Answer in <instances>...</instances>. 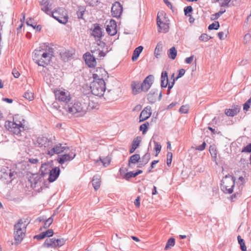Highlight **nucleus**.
Instances as JSON below:
<instances>
[{"instance_id": "5fc2aeb1", "label": "nucleus", "mask_w": 251, "mask_h": 251, "mask_svg": "<svg viewBox=\"0 0 251 251\" xmlns=\"http://www.w3.org/2000/svg\"><path fill=\"white\" fill-rule=\"evenodd\" d=\"M185 73V71L183 69H181L178 71V74L177 77L175 78L176 80L178 79L179 78L182 77Z\"/></svg>"}, {"instance_id": "4468645a", "label": "nucleus", "mask_w": 251, "mask_h": 251, "mask_svg": "<svg viewBox=\"0 0 251 251\" xmlns=\"http://www.w3.org/2000/svg\"><path fill=\"white\" fill-rule=\"evenodd\" d=\"M106 30L107 33L113 36L117 33V25L115 21L111 20L107 24Z\"/></svg>"}, {"instance_id": "e433bc0d", "label": "nucleus", "mask_w": 251, "mask_h": 251, "mask_svg": "<svg viewBox=\"0 0 251 251\" xmlns=\"http://www.w3.org/2000/svg\"><path fill=\"white\" fill-rule=\"evenodd\" d=\"M100 160L102 163L103 166L106 167L108 166L110 163V158L108 156H106L105 158H102L101 157H100Z\"/></svg>"}, {"instance_id": "0e129e2a", "label": "nucleus", "mask_w": 251, "mask_h": 251, "mask_svg": "<svg viewBox=\"0 0 251 251\" xmlns=\"http://www.w3.org/2000/svg\"><path fill=\"white\" fill-rule=\"evenodd\" d=\"M134 204L135 206H136L137 207H139L140 205V197H138L136 200L134 201Z\"/></svg>"}, {"instance_id": "de8ad7c7", "label": "nucleus", "mask_w": 251, "mask_h": 251, "mask_svg": "<svg viewBox=\"0 0 251 251\" xmlns=\"http://www.w3.org/2000/svg\"><path fill=\"white\" fill-rule=\"evenodd\" d=\"M224 12H225V11H220L219 12H217L214 14L212 15L211 18V20H214L218 19L219 18V17L224 13Z\"/></svg>"}, {"instance_id": "ddd939ff", "label": "nucleus", "mask_w": 251, "mask_h": 251, "mask_svg": "<svg viewBox=\"0 0 251 251\" xmlns=\"http://www.w3.org/2000/svg\"><path fill=\"white\" fill-rule=\"evenodd\" d=\"M75 155V153L71 152L67 154L58 155L57 160L59 164H63L67 161L73 160Z\"/></svg>"}, {"instance_id": "2f4dec72", "label": "nucleus", "mask_w": 251, "mask_h": 251, "mask_svg": "<svg viewBox=\"0 0 251 251\" xmlns=\"http://www.w3.org/2000/svg\"><path fill=\"white\" fill-rule=\"evenodd\" d=\"M158 93L157 91L150 92L148 96V100L150 103H154L155 102Z\"/></svg>"}, {"instance_id": "f8f14e48", "label": "nucleus", "mask_w": 251, "mask_h": 251, "mask_svg": "<svg viewBox=\"0 0 251 251\" xmlns=\"http://www.w3.org/2000/svg\"><path fill=\"white\" fill-rule=\"evenodd\" d=\"M154 80L153 75H149L147 76L142 83V91L147 92L151 86Z\"/></svg>"}, {"instance_id": "6e6552de", "label": "nucleus", "mask_w": 251, "mask_h": 251, "mask_svg": "<svg viewBox=\"0 0 251 251\" xmlns=\"http://www.w3.org/2000/svg\"><path fill=\"white\" fill-rule=\"evenodd\" d=\"M17 116H15L13 118L14 122H9L5 125L9 131L16 135H19L21 133V129H24V125L22 122L17 120Z\"/></svg>"}, {"instance_id": "8fccbe9b", "label": "nucleus", "mask_w": 251, "mask_h": 251, "mask_svg": "<svg viewBox=\"0 0 251 251\" xmlns=\"http://www.w3.org/2000/svg\"><path fill=\"white\" fill-rule=\"evenodd\" d=\"M43 234L45 235V237H51L53 234V231L52 229H49L45 232H43Z\"/></svg>"}, {"instance_id": "473e14b6", "label": "nucleus", "mask_w": 251, "mask_h": 251, "mask_svg": "<svg viewBox=\"0 0 251 251\" xmlns=\"http://www.w3.org/2000/svg\"><path fill=\"white\" fill-rule=\"evenodd\" d=\"M177 54V51L174 47H172L168 51V57L172 59H175Z\"/></svg>"}, {"instance_id": "6ab92c4d", "label": "nucleus", "mask_w": 251, "mask_h": 251, "mask_svg": "<svg viewBox=\"0 0 251 251\" xmlns=\"http://www.w3.org/2000/svg\"><path fill=\"white\" fill-rule=\"evenodd\" d=\"M60 174V169L58 167L52 169L50 171L48 180L50 182H52L55 181L58 177Z\"/></svg>"}, {"instance_id": "393cba45", "label": "nucleus", "mask_w": 251, "mask_h": 251, "mask_svg": "<svg viewBox=\"0 0 251 251\" xmlns=\"http://www.w3.org/2000/svg\"><path fill=\"white\" fill-rule=\"evenodd\" d=\"M168 84V73L166 71H163L161 75V86L162 88H166Z\"/></svg>"}, {"instance_id": "a18cd8bd", "label": "nucleus", "mask_w": 251, "mask_h": 251, "mask_svg": "<svg viewBox=\"0 0 251 251\" xmlns=\"http://www.w3.org/2000/svg\"><path fill=\"white\" fill-rule=\"evenodd\" d=\"M167 164L168 166H170L171 164L172 158H173V154L171 152H168L167 154Z\"/></svg>"}, {"instance_id": "412c9836", "label": "nucleus", "mask_w": 251, "mask_h": 251, "mask_svg": "<svg viewBox=\"0 0 251 251\" xmlns=\"http://www.w3.org/2000/svg\"><path fill=\"white\" fill-rule=\"evenodd\" d=\"M132 92L133 95H137L142 91V84L140 82L132 81L131 84Z\"/></svg>"}, {"instance_id": "3c124183", "label": "nucleus", "mask_w": 251, "mask_h": 251, "mask_svg": "<svg viewBox=\"0 0 251 251\" xmlns=\"http://www.w3.org/2000/svg\"><path fill=\"white\" fill-rule=\"evenodd\" d=\"M242 152H251V143L244 147L242 149Z\"/></svg>"}, {"instance_id": "a211bd4d", "label": "nucleus", "mask_w": 251, "mask_h": 251, "mask_svg": "<svg viewBox=\"0 0 251 251\" xmlns=\"http://www.w3.org/2000/svg\"><path fill=\"white\" fill-rule=\"evenodd\" d=\"M151 107L149 106L146 107L141 112L140 122H143L148 119L151 116Z\"/></svg>"}, {"instance_id": "13d9d810", "label": "nucleus", "mask_w": 251, "mask_h": 251, "mask_svg": "<svg viewBox=\"0 0 251 251\" xmlns=\"http://www.w3.org/2000/svg\"><path fill=\"white\" fill-rule=\"evenodd\" d=\"M44 238H45V235H44V234H43V232H42L41 233H40L39 235H35L34 237V239H37L38 240H41V239H44Z\"/></svg>"}, {"instance_id": "052dcab7", "label": "nucleus", "mask_w": 251, "mask_h": 251, "mask_svg": "<svg viewBox=\"0 0 251 251\" xmlns=\"http://www.w3.org/2000/svg\"><path fill=\"white\" fill-rule=\"evenodd\" d=\"M194 55H192L189 57H187L185 59V62L187 64H190L192 62L194 59Z\"/></svg>"}, {"instance_id": "49530a36", "label": "nucleus", "mask_w": 251, "mask_h": 251, "mask_svg": "<svg viewBox=\"0 0 251 251\" xmlns=\"http://www.w3.org/2000/svg\"><path fill=\"white\" fill-rule=\"evenodd\" d=\"M211 38V37H209V36L207 34H202L199 37V39L206 42L209 40V39Z\"/></svg>"}, {"instance_id": "cd10ccee", "label": "nucleus", "mask_w": 251, "mask_h": 251, "mask_svg": "<svg viewBox=\"0 0 251 251\" xmlns=\"http://www.w3.org/2000/svg\"><path fill=\"white\" fill-rule=\"evenodd\" d=\"M92 35L95 38H100L102 36V31L101 28L98 26H95L91 32Z\"/></svg>"}, {"instance_id": "b1692460", "label": "nucleus", "mask_w": 251, "mask_h": 251, "mask_svg": "<svg viewBox=\"0 0 251 251\" xmlns=\"http://www.w3.org/2000/svg\"><path fill=\"white\" fill-rule=\"evenodd\" d=\"M240 111V108L236 105L231 109H226L225 110V114L228 116L233 117L237 115Z\"/></svg>"}, {"instance_id": "423d86ee", "label": "nucleus", "mask_w": 251, "mask_h": 251, "mask_svg": "<svg viewBox=\"0 0 251 251\" xmlns=\"http://www.w3.org/2000/svg\"><path fill=\"white\" fill-rule=\"evenodd\" d=\"M55 99L66 105L71 101L72 98L70 92L64 89H55L53 90Z\"/></svg>"}, {"instance_id": "774afa93", "label": "nucleus", "mask_w": 251, "mask_h": 251, "mask_svg": "<svg viewBox=\"0 0 251 251\" xmlns=\"http://www.w3.org/2000/svg\"><path fill=\"white\" fill-rule=\"evenodd\" d=\"M224 33L223 32H219L218 33V36L219 37V39L221 40H224Z\"/></svg>"}, {"instance_id": "58836bf2", "label": "nucleus", "mask_w": 251, "mask_h": 251, "mask_svg": "<svg viewBox=\"0 0 251 251\" xmlns=\"http://www.w3.org/2000/svg\"><path fill=\"white\" fill-rule=\"evenodd\" d=\"M24 97L25 99L31 101L33 100V93L31 91H27L25 93Z\"/></svg>"}, {"instance_id": "e2e57ef3", "label": "nucleus", "mask_w": 251, "mask_h": 251, "mask_svg": "<svg viewBox=\"0 0 251 251\" xmlns=\"http://www.w3.org/2000/svg\"><path fill=\"white\" fill-rule=\"evenodd\" d=\"M26 24L27 25L30 26L32 27L34 29H35V26H34V25H33L31 19H29L27 20Z\"/></svg>"}, {"instance_id": "0eeeda50", "label": "nucleus", "mask_w": 251, "mask_h": 251, "mask_svg": "<svg viewBox=\"0 0 251 251\" xmlns=\"http://www.w3.org/2000/svg\"><path fill=\"white\" fill-rule=\"evenodd\" d=\"M235 179L231 176H226L222 181L221 189L224 193L231 194L233 191Z\"/></svg>"}, {"instance_id": "aec40b11", "label": "nucleus", "mask_w": 251, "mask_h": 251, "mask_svg": "<svg viewBox=\"0 0 251 251\" xmlns=\"http://www.w3.org/2000/svg\"><path fill=\"white\" fill-rule=\"evenodd\" d=\"M104 96V99L109 101H114L117 100L118 98L117 93L113 90H108Z\"/></svg>"}, {"instance_id": "4d7b16f0", "label": "nucleus", "mask_w": 251, "mask_h": 251, "mask_svg": "<svg viewBox=\"0 0 251 251\" xmlns=\"http://www.w3.org/2000/svg\"><path fill=\"white\" fill-rule=\"evenodd\" d=\"M140 130L143 131V134H145L147 130V126L146 124H144L140 126Z\"/></svg>"}, {"instance_id": "603ef678", "label": "nucleus", "mask_w": 251, "mask_h": 251, "mask_svg": "<svg viewBox=\"0 0 251 251\" xmlns=\"http://www.w3.org/2000/svg\"><path fill=\"white\" fill-rule=\"evenodd\" d=\"M192 10H193V8L192 7V6H187L186 8H185L184 11L185 15L189 16L190 15L188 14V13H191L192 12Z\"/></svg>"}, {"instance_id": "4c0bfd02", "label": "nucleus", "mask_w": 251, "mask_h": 251, "mask_svg": "<svg viewBox=\"0 0 251 251\" xmlns=\"http://www.w3.org/2000/svg\"><path fill=\"white\" fill-rule=\"evenodd\" d=\"M151 158V154L149 152H147L141 158L140 160L142 162H144V164H147Z\"/></svg>"}, {"instance_id": "c9c22d12", "label": "nucleus", "mask_w": 251, "mask_h": 251, "mask_svg": "<svg viewBox=\"0 0 251 251\" xmlns=\"http://www.w3.org/2000/svg\"><path fill=\"white\" fill-rule=\"evenodd\" d=\"M142 172H143V171L140 170H138V171H137L135 173H133V172H130L127 173L126 174L125 176L126 178V179H128V178H129L130 177H134L136 176H138V175L142 174Z\"/></svg>"}, {"instance_id": "ea45409f", "label": "nucleus", "mask_w": 251, "mask_h": 251, "mask_svg": "<svg viewBox=\"0 0 251 251\" xmlns=\"http://www.w3.org/2000/svg\"><path fill=\"white\" fill-rule=\"evenodd\" d=\"M220 27V25L218 22H215L214 23H212V24L208 26V29L209 30H212V29H218Z\"/></svg>"}, {"instance_id": "1a4fd4ad", "label": "nucleus", "mask_w": 251, "mask_h": 251, "mask_svg": "<svg viewBox=\"0 0 251 251\" xmlns=\"http://www.w3.org/2000/svg\"><path fill=\"white\" fill-rule=\"evenodd\" d=\"M50 15L58 21L60 23L66 24L68 22V18L66 10L63 8H58L51 12Z\"/></svg>"}, {"instance_id": "9b49d317", "label": "nucleus", "mask_w": 251, "mask_h": 251, "mask_svg": "<svg viewBox=\"0 0 251 251\" xmlns=\"http://www.w3.org/2000/svg\"><path fill=\"white\" fill-rule=\"evenodd\" d=\"M167 21L164 19L162 20L159 16L158 15L157 17V25L159 27V32H167L169 31V23H167Z\"/></svg>"}, {"instance_id": "f257e3e1", "label": "nucleus", "mask_w": 251, "mask_h": 251, "mask_svg": "<svg viewBox=\"0 0 251 251\" xmlns=\"http://www.w3.org/2000/svg\"><path fill=\"white\" fill-rule=\"evenodd\" d=\"M53 56V49L48 44L44 43L34 50L32 58L39 66L46 67L50 63Z\"/></svg>"}, {"instance_id": "f704fd0d", "label": "nucleus", "mask_w": 251, "mask_h": 251, "mask_svg": "<svg viewBox=\"0 0 251 251\" xmlns=\"http://www.w3.org/2000/svg\"><path fill=\"white\" fill-rule=\"evenodd\" d=\"M175 245V239L174 238H170L167 242L165 250L166 251L169 250L172 247H174Z\"/></svg>"}, {"instance_id": "dca6fc26", "label": "nucleus", "mask_w": 251, "mask_h": 251, "mask_svg": "<svg viewBox=\"0 0 251 251\" xmlns=\"http://www.w3.org/2000/svg\"><path fill=\"white\" fill-rule=\"evenodd\" d=\"M84 58L86 64L89 67H94L97 65V61L94 55H91L90 53H86L84 55Z\"/></svg>"}, {"instance_id": "7ed1b4c3", "label": "nucleus", "mask_w": 251, "mask_h": 251, "mask_svg": "<svg viewBox=\"0 0 251 251\" xmlns=\"http://www.w3.org/2000/svg\"><path fill=\"white\" fill-rule=\"evenodd\" d=\"M28 223L23 219H20L14 225V238L16 244H20L25 236Z\"/></svg>"}, {"instance_id": "c756f323", "label": "nucleus", "mask_w": 251, "mask_h": 251, "mask_svg": "<svg viewBox=\"0 0 251 251\" xmlns=\"http://www.w3.org/2000/svg\"><path fill=\"white\" fill-rule=\"evenodd\" d=\"M143 50V47L142 46H139L135 49L132 56V60L133 61H135L138 59Z\"/></svg>"}, {"instance_id": "c03bdc74", "label": "nucleus", "mask_w": 251, "mask_h": 251, "mask_svg": "<svg viewBox=\"0 0 251 251\" xmlns=\"http://www.w3.org/2000/svg\"><path fill=\"white\" fill-rule=\"evenodd\" d=\"M189 107L188 105H182L179 109V112L181 113H187L189 111Z\"/></svg>"}, {"instance_id": "6e6d98bb", "label": "nucleus", "mask_w": 251, "mask_h": 251, "mask_svg": "<svg viewBox=\"0 0 251 251\" xmlns=\"http://www.w3.org/2000/svg\"><path fill=\"white\" fill-rule=\"evenodd\" d=\"M205 146H206V143L204 142L201 145H200V146L197 147L195 148V150L202 151L203 150H204V149L205 148Z\"/></svg>"}, {"instance_id": "69168bd1", "label": "nucleus", "mask_w": 251, "mask_h": 251, "mask_svg": "<svg viewBox=\"0 0 251 251\" xmlns=\"http://www.w3.org/2000/svg\"><path fill=\"white\" fill-rule=\"evenodd\" d=\"M176 80L175 78H174L173 82H172L171 83H168V84L167 86H168V88H169V90H171V89L173 87Z\"/></svg>"}, {"instance_id": "9d476101", "label": "nucleus", "mask_w": 251, "mask_h": 251, "mask_svg": "<svg viewBox=\"0 0 251 251\" xmlns=\"http://www.w3.org/2000/svg\"><path fill=\"white\" fill-rule=\"evenodd\" d=\"M68 149L69 148L66 145H64L61 143L56 144L55 142L52 147L48 150L47 153L51 156L54 154H59Z\"/></svg>"}, {"instance_id": "79ce46f5", "label": "nucleus", "mask_w": 251, "mask_h": 251, "mask_svg": "<svg viewBox=\"0 0 251 251\" xmlns=\"http://www.w3.org/2000/svg\"><path fill=\"white\" fill-rule=\"evenodd\" d=\"M154 144L155 145L154 150L156 152V156H157L161 151V146L159 143L156 141H154Z\"/></svg>"}, {"instance_id": "c85d7f7f", "label": "nucleus", "mask_w": 251, "mask_h": 251, "mask_svg": "<svg viewBox=\"0 0 251 251\" xmlns=\"http://www.w3.org/2000/svg\"><path fill=\"white\" fill-rule=\"evenodd\" d=\"M140 142L141 140L138 137L135 138L133 140L132 144V147L129 150L130 153H132L135 151V150L139 146Z\"/></svg>"}, {"instance_id": "5701e85b", "label": "nucleus", "mask_w": 251, "mask_h": 251, "mask_svg": "<svg viewBox=\"0 0 251 251\" xmlns=\"http://www.w3.org/2000/svg\"><path fill=\"white\" fill-rule=\"evenodd\" d=\"M43 246L45 248H55L58 247L56 245L55 238H47L45 241Z\"/></svg>"}, {"instance_id": "39448f33", "label": "nucleus", "mask_w": 251, "mask_h": 251, "mask_svg": "<svg viewBox=\"0 0 251 251\" xmlns=\"http://www.w3.org/2000/svg\"><path fill=\"white\" fill-rule=\"evenodd\" d=\"M55 137L46 135L38 137L36 141L35 145L40 148H44L48 150L51 148L55 143Z\"/></svg>"}, {"instance_id": "f03ea898", "label": "nucleus", "mask_w": 251, "mask_h": 251, "mask_svg": "<svg viewBox=\"0 0 251 251\" xmlns=\"http://www.w3.org/2000/svg\"><path fill=\"white\" fill-rule=\"evenodd\" d=\"M107 75V72L102 68H98L93 75L94 80L91 82L90 89L92 93L97 96H103L105 91V83L103 77Z\"/></svg>"}, {"instance_id": "a19ab883", "label": "nucleus", "mask_w": 251, "mask_h": 251, "mask_svg": "<svg viewBox=\"0 0 251 251\" xmlns=\"http://www.w3.org/2000/svg\"><path fill=\"white\" fill-rule=\"evenodd\" d=\"M53 221V218L52 217H50L44 223V227L45 228H47L50 227V225L52 223Z\"/></svg>"}, {"instance_id": "20e7f679", "label": "nucleus", "mask_w": 251, "mask_h": 251, "mask_svg": "<svg viewBox=\"0 0 251 251\" xmlns=\"http://www.w3.org/2000/svg\"><path fill=\"white\" fill-rule=\"evenodd\" d=\"M88 108L87 104L85 103H81L79 101L69 102L66 105L65 109L70 113L77 114V116L84 115Z\"/></svg>"}, {"instance_id": "2eb2a0df", "label": "nucleus", "mask_w": 251, "mask_h": 251, "mask_svg": "<svg viewBox=\"0 0 251 251\" xmlns=\"http://www.w3.org/2000/svg\"><path fill=\"white\" fill-rule=\"evenodd\" d=\"M122 6L119 2H116L112 6L111 14L114 17H120L122 13Z\"/></svg>"}, {"instance_id": "7c9ffc66", "label": "nucleus", "mask_w": 251, "mask_h": 251, "mask_svg": "<svg viewBox=\"0 0 251 251\" xmlns=\"http://www.w3.org/2000/svg\"><path fill=\"white\" fill-rule=\"evenodd\" d=\"M60 56L62 60L66 62L68 61V59L72 55V53L66 50H63L60 52Z\"/></svg>"}, {"instance_id": "72a5a7b5", "label": "nucleus", "mask_w": 251, "mask_h": 251, "mask_svg": "<svg viewBox=\"0 0 251 251\" xmlns=\"http://www.w3.org/2000/svg\"><path fill=\"white\" fill-rule=\"evenodd\" d=\"M163 47L161 43H158L154 50V55L156 58H158L160 55L161 52L162 51Z\"/></svg>"}, {"instance_id": "338daca9", "label": "nucleus", "mask_w": 251, "mask_h": 251, "mask_svg": "<svg viewBox=\"0 0 251 251\" xmlns=\"http://www.w3.org/2000/svg\"><path fill=\"white\" fill-rule=\"evenodd\" d=\"M251 35L250 34H246L244 37V40H246L245 43H247L248 40L251 38Z\"/></svg>"}, {"instance_id": "4be33fe9", "label": "nucleus", "mask_w": 251, "mask_h": 251, "mask_svg": "<svg viewBox=\"0 0 251 251\" xmlns=\"http://www.w3.org/2000/svg\"><path fill=\"white\" fill-rule=\"evenodd\" d=\"M52 169L51 165L50 163H46L42 165L40 168L41 175L45 176L48 175Z\"/></svg>"}, {"instance_id": "a878e982", "label": "nucleus", "mask_w": 251, "mask_h": 251, "mask_svg": "<svg viewBox=\"0 0 251 251\" xmlns=\"http://www.w3.org/2000/svg\"><path fill=\"white\" fill-rule=\"evenodd\" d=\"M140 160V156L139 154H135L131 156L128 160V166L130 168L132 167V164L138 163Z\"/></svg>"}, {"instance_id": "f3484780", "label": "nucleus", "mask_w": 251, "mask_h": 251, "mask_svg": "<svg viewBox=\"0 0 251 251\" xmlns=\"http://www.w3.org/2000/svg\"><path fill=\"white\" fill-rule=\"evenodd\" d=\"M40 4L41 6V10L48 15H50L51 8V4L48 0H41L40 1Z\"/></svg>"}, {"instance_id": "bb28decb", "label": "nucleus", "mask_w": 251, "mask_h": 251, "mask_svg": "<svg viewBox=\"0 0 251 251\" xmlns=\"http://www.w3.org/2000/svg\"><path fill=\"white\" fill-rule=\"evenodd\" d=\"M100 183L101 178L100 176L99 175L94 176L92 180V185L96 190H98L100 188Z\"/></svg>"}, {"instance_id": "680f3d73", "label": "nucleus", "mask_w": 251, "mask_h": 251, "mask_svg": "<svg viewBox=\"0 0 251 251\" xmlns=\"http://www.w3.org/2000/svg\"><path fill=\"white\" fill-rule=\"evenodd\" d=\"M158 162V160H154L153 161L151 165L150 169H149L148 172H151L152 169H153L154 167V165Z\"/></svg>"}, {"instance_id": "864d4df0", "label": "nucleus", "mask_w": 251, "mask_h": 251, "mask_svg": "<svg viewBox=\"0 0 251 251\" xmlns=\"http://www.w3.org/2000/svg\"><path fill=\"white\" fill-rule=\"evenodd\" d=\"M248 103H251V97L244 104L243 109L245 111H248L250 108Z\"/></svg>"}, {"instance_id": "37998d69", "label": "nucleus", "mask_w": 251, "mask_h": 251, "mask_svg": "<svg viewBox=\"0 0 251 251\" xmlns=\"http://www.w3.org/2000/svg\"><path fill=\"white\" fill-rule=\"evenodd\" d=\"M212 2H216L219 1L221 6L227 5L230 0H212Z\"/></svg>"}, {"instance_id": "bf43d9fd", "label": "nucleus", "mask_w": 251, "mask_h": 251, "mask_svg": "<svg viewBox=\"0 0 251 251\" xmlns=\"http://www.w3.org/2000/svg\"><path fill=\"white\" fill-rule=\"evenodd\" d=\"M12 74L15 78H18L20 75V73L15 69H13Z\"/></svg>"}, {"instance_id": "09e8293b", "label": "nucleus", "mask_w": 251, "mask_h": 251, "mask_svg": "<svg viewBox=\"0 0 251 251\" xmlns=\"http://www.w3.org/2000/svg\"><path fill=\"white\" fill-rule=\"evenodd\" d=\"M56 243L57 247H61L65 244V240L63 238L56 239Z\"/></svg>"}]
</instances>
